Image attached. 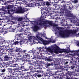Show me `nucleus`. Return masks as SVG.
<instances>
[{"mask_svg": "<svg viewBox=\"0 0 79 79\" xmlns=\"http://www.w3.org/2000/svg\"><path fill=\"white\" fill-rule=\"evenodd\" d=\"M65 33H64V31L62 30H60L59 31V34L62 37L64 38L65 37H68L69 36L70 34H76L77 32L76 30H74L73 31L70 30H67L65 31Z\"/></svg>", "mask_w": 79, "mask_h": 79, "instance_id": "obj_1", "label": "nucleus"}, {"mask_svg": "<svg viewBox=\"0 0 79 79\" xmlns=\"http://www.w3.org/2000/svg\"><path fill=\"white\" fill-rule=\"evenodd\" d=\"M55 48L54 52L56 54L58 53H63V52H66V53H69V52L73 53V52H74V51L73 50L72 51H70L69 48L67 49H63L60 48L57 46H56Z\"/></svg>", "mask_w": 79, "mask_h": 79, "instance_id": "obj_2", "label": "nucleus"}, {"mask_svg": "<svg viewBox=\"0 0 79 79\" xmlns=\"http://www.w3.org/2000/svg\"><path fill=\"white\" fill-rule=\"evenodd\" d=\"M10 11L13 12V13H12V15H14V13H24L25 12V10H24V9L21 7L17 10H15V9L14 10L12 9L10 10Z\"/></svg>", "mask_w": 79, "mask_h": 79, "instance_id": "obj_3", "label": "nucleus"}, {"mask_svg": "<svg viewBox=\"0 0 79 79\" xmlns=\"http://www.w3.org/2000/svg\"><path fill=\"white\" fill-rule=\"evenodd\" d=\"M37 53H35V52H34V51L33 50L30 51L29 52H28L27 53H33V57L31 58L30 57L31 59H35V60H36V58H37V55L39 54V52H37Z\"/></svg>", "mask_w": 79, "mask_h": 79, "instance_id": "obj_4", "label": "nucleus"}, {"mask_svg": "<svg viewBox=\"0 0 79 79\" xmlns=\"http://www.w3.org/2000/svg\"><path fill=\"white\" fill-rule=\"evenodd\" d=\"M41 38H40L37 35L36 37H35V39L34 40V42H35L36 44H38L41 41Z\"/></svg>", "mask_w": 79, "mask_h": 79, "instance_id": "obj_5", "label": "nucleus"}, {"mask_svg": "<svg viewBox=\"0 0 79 79\" xmlns=\"http://www.w3.org/2000/svg\"><path fill=\"white\" fill-rule=\"evenodd\" d=\"M53 72L50 71V69H48L47 71V76L48 77L52 76H54L55 73H53Z\"/></svg>", "mask_w": 79, "mask_h": 79, "instance_id": "obj_6", "label": "nucleus"}, {"mask_svg": "<svg viewBox=\"0 0 79 79\" xmlns=\"http://www.w3.org/2000/svg\"><path fill=\"white\" fill-rule=\"evenodd\" d=\"M11 56H12V55H11V54H10V55H9V54L8 55L6 54L4 58V61H8L9 60H10V58H12V57H10Z\"/></svg>", "mask_w": 79, "mask_h": 79, "instance_id": "obj_7", "label": "nucleus"}, {"mask_svg": "<svg viewBox=\"0 0 79 79\" xmlns=\"http://www.w3.org/2000/svg\"><path fill=\"white\" fill-rule=\"evenodd\" d=\"M11 77H16L14 76L13 75V76H12L11 73L9 72L8 74L6 75V77H5V79H11Z\"/></svg>", "mask_w": 79, "mask_h": 79, "instance_id": "obj_8", "label": "nucleus"}, {"mask_svg": "<svg viewBox=\"0 0 79 79\" xmlns=\"http://www.w3.org/2000/svg\"><path fill=\"white\" fill-rule=\"evenodd\" d=\"M54 63H56L57 65H60L61 63V59L56 58L54 59Z\"/></svg>", "mask_w": 79, "mask_h": 79, "instance_id": "obj_9", "label": "nucleus"}, {"mask_svg": "<svg viewBox=\"0 0 79 79\" xmlns=\"http://www.w3.org/2000/svg\"><path fill=\"white\" fill-rule=\"evenodd\" d=\"M66 16L67 17H71V18H73V17H74V15H73V14L71 13V11L69 10L67 13Z\"/></svg>", "mask_w": 79, "mask_h": 79, "instance_id": "obj_10", "label": "nucleus"}, {"mask_svg": "<svg viewBox=\"0 0 79 79\" xmlns=\"http://www.w3.org/2000/svg\"><path fill=\"white\" fill-rule=\"evenodd\" d=\"M13 5H9L7 7V9H8V12L9 13V15H12V13H10V12H11V11H10V10L9 9H10L11 8L12 9V8H13Z\"/></svg>", "mask_w": 79, "mask_h": 79, "instance_id": "obj_11", "label": "nucleus"}, {"mask_svg": "<svg viewBox=\"0 0 79 79\" xmlns=\"http://www.w3.org/2000/svg\"><path fill=\"white\" fill-rule=\"evenodd\" d=\"M27 56L31 58V57H32V56H31V54H30V53H25V55L23 57V59H24H24H26Z\"/></svg>", "mask_w": 79, "mask_h": 79, "instance_id": "obj_12", "label": "nucleus"}, {"mask_svg": "<svg viewBox=\"0 0 79 79\" xmlns=\"http://www.w3.org/2000/svg\"><path fill=\"white\" fill-rule=\"evenodd\" d=\"M24 23H23V22H20L16 26L17 28H18V27H24Z\"/></svg>", "mask_w": 79, "mask_h": 79, "instance_id": "obj_13", "label": "nucleus"}, {"mask_svg": "<svg viewBox=\"0 0 79 79\" xmlns=\"http://www.w3.org/2000/svg\"><path fill=\"white\" fill-rule=\"evenodd\" d=\"M60 8L65 11H67V7L66 6V4H63V5H62Z\"/></svg>", "mask_w": 79, "mask_h": 79, "instance_id": "obj_14", "label": "nucleus"}, {"mask_svg": "<svg viewBox=\"0 0 79 79\" xmlns=\"http://www.w3.org/2000/svg\"><path fill=\"white\" fill-rule=\"evenodd\" d=\"M41 41L42 42L44 45H47V44H48L49 43V41L44 40L42 38H41Z\"/></svg>", "mask_w": 79, "mask_h": 79, "instance_id": "obj_15", "label": "nucleus"}, {"mask_svg": "<svg viewBox=\"0 0 79 79\" xmlns=\"http://www.w3.org/2000/svg\"><path fill=\"white\" fill-rule=\"evenodd\" d=\"M15 69H12L11 72V74H12V76H13V75L15 77H17V74L15 72Z\"/></svg>", "mask_w": 79, "mask_h": 79, "instance_id": "obj_16", "label": "nucleus"}, {"mask_svg": "<svg viewBox=\"0 0 79 79\" xmlns=\"http://www.w3.org/2000/svg\"><path fill=\"white\" fill-rule=\"evenodd\" d=\"M39 29V26L36 25H35L33 27V30L34 32H37V31H38Z\"/></svg>", "mask_w": 79, "mask_h": 79, "instance_id": "obj_17", "label": "nucleus"}, {"mask_svg": "<svg viewBox=\"0 0 79 79\" xmlns=\"http://www.w3.org/2000/svg\"><path fill=\"white\" fill-rule=\"evenodd\" d=\"M42 22H40L39 23V24H38V22H37V21H33L32 22V24H35V23H37V25H40L41 26H42Z\"/></svg>", "mask_w": 79, "mask_h": 79, "instance_id": "obj_18", "label": "nucleus"}, {"mask_svg": "<svg viewBox=\"0 0 79 79\" xmlns=\"http://www.w3.org/2000/svg\"><path fill=\"white\" fill-rule=\"evenodd\" d=\"M21 49H22L21 48H18V47H16L15 51L16 52H19V53H18L19 55H20Z\"/></svg>", "mask_w": 79, "mask_h": 79, "instance_id": "obj_19", "label": "nucleus"}, {"mask_svg": "<svg viewBox=\"0 0 79 79\" xmlns=\"http://www.w3.org/2000/svg\"><path fill=\"white\" fill-rule=\"evenodd\" d=\"M41 13L42 15H45L46 14V16H48L50 15V13L49 12H47L46 13V11H44V10H41Z\"/></svg>", "mask_w": 79, "mask_h": 79, "instance_id": "obj_20", "label": "nucleus"}, {"mask_svg": "<svg viewBox=\"0 0 79 79\" xmlns=\"http://www.w3.org/2000/svg\"><path fill=\"white\" fill-rule=\"evenodd\" d=\"M8 27H9L8 29H9V31L10 32H13V29L11 26V25L9 24L8 25Z\"/></svg>", "mask_w": 79, "mask_h": 79, "instance_id": "obj_21", "label": "nucleus"}, {"mask_svg": "<svg viewBox=\"0 0 79 79\" xmlns=\"http://www.w3.org/2000/svg\"><path fill=\"white\" fill-rule=\"evenodd\" d=\"M33 78V76H31L30 75H28L27 73V76H26L25 79H32Z\"/></svg>", "mask_w": 79, "mask_h": 79, "instance_id": "obj_22", "label": "nucleus"}, {"mask_svg": "<svg viewBox=\"0 0 79 79\" xmlns=\"http://www.w3.org/2000/svg\"><path fill=\"white\" fill-rule=\"evenodd\" d=\"M19 74L21 75V76H23L24 77V78L25 79L26 78V77L27 76V73H26L24 74L22 71H21Z\"/></svg>", "mask_w": 79, "mask_h": 79, "instance_id": "obj_23", "label": "nucleus"}, {"mask_svg": "<svg viewBox=\"0 0 79 79\" xmlns=\"http://www.w3.org/2000/svg\"><path fill=\"white\" fill-rule=\"evenodd\" d=\"M46 49L49 52H50V53H53V50L50 48H46Z\"/></svg>", "mask_w": 79, "mask_h": 79, "instance_id": "obj_24", "label": "nucleus"}, {"mask_svg": "<svg viewBox=\"0 0 79 79\" xmlns=\"http://www.w3.org/2000/svg\"><path fill=\"white\" fill-rule=\"evenodd\" d=\"M2 1H5V3H10L13 2V0H3Z\"/></svg>", "mask_w": 79, "mask_h": 79, "instance_id": "obj_25", "label": "nucleus"}, {"mask_svg": "<svg viewBox=\"0 0 79 79\" xmlns=\"http://www.w3.org/2000/svg\"><path fill=\"white\" fill-rule=\"evenodd\" d=\"M18 77L19 78V79H25V78H24V76H22L19 74L18 75Z\"/></svg>", "mask_w": 79, "mask_h": 79, "instance_id": "obj_26", "label": "nucleus"}, {"mask_svg": "<svg viewBox=\"0 0 79 79\" xmlns=\"http://www.w3.org/2000/svg\"><path fill=\"white\" fill-rule=\"evenodd\" d=\"M47 24H49V25H52L53 24V21L49 20H46V22Z\"/></svg>", "mask_w": 79, "mask_h": 79, "instance_id": "obj_27", "label": "nucleus"}, {"mask_svg": "<svg viewBox=\"0 0 79 79\" xmlns=\"http://www.w3.org/2000/svg\"><path fill=\"white\" fill-rule=\"evenodd\" d=\"M38 35L40 37V38H42L41 37H42V36H43V37H45V36H46V34L45 33H44L43 34L40 33V34H38Z\"/></svg>", "mask_w": 79, "mask_h": 79, "instance_id": "obj_28", "label": "nucleus"}, {"mask_svg": "<svg viewBox=\"0 0 79 79\" xmlns=\"http://www.w3.org/2000/svg\"><path fill=\"white\" fill-rule=\"evenodd\" d=\"M23 34H22V33H20V34L18 36H18V35H17L16 36V38L17 39V40H19V39H18V38L19 37H22V36L21 35H23Z\"/></svg>", "mask_w": 79, "mask_h": 79, "instance_id": "obj_29", "label": "nucleus"}, {"mask_svg": "<svg viewBox=\"0 0 79 79\" xmlns=\"http://www.w3.org/2000/svg\"><path fill=\"white\" fill-rule=\"evenodd\" d=\"M5 64H6V65H8L10 66H11V64H12L10 63L9 61H7V62H6Z\"/></svg>", "mask_w": 79, "mask_h": 79, "instance_id": "obj_30", "label": "nucleus"}, {"mask_svg": "<svg viewBox=\"0 0 79 79\" xmlns=\"http://www.w3.org/2000/svg\"><path fill=\"white\" fill-rule=\"evenodd\" d=\"M60 72H61V71H56V72H54V76H55L56 75H60Z\"/></svg>", "mask_w": 79, "mask_h": 79, "instance_id": "obj_31", "label": "nucleus"}, {"mask_svg": "<svg viewBox=\"0 0 79 79\" xmlns=\"http://www.w3.org/2000/svg\"><path fill=\"white\" fill-rule=\"evenodd\" d=\"M45 3L47 6H50V3L48 1L45 2Z\"/></svg>", "mask_w": 79, "mask_h": 79, "instance_id": "obj_32", "label": "nucleus"}, {"mask_svg": "<svg viewBox=\"0 0 79 79\" xmlns=\"http://www.w3.org/2000/svg\"><path fill=\"white\" fill-rule=\"evenodd\" d=\"M1 50H2V52H7L8 50V49H6V48L5 47V48H2Z\"/></svg>", "mask_w": 79, "mask_h": 79, "instance_id": "obj_33", "label": "nucleus"}, {"mask_svg": "<svg viewBox=\"0 0 79 79\" xmlns=\"http://www.w3.org/2000/svg\"><path fill=\"white\" fill-rule=\"evenodd\" d=\"M13 67H16V68H19V66L17 64H13Z\"/></svg>", "mask_w": 79, "mask_h": 79, "instance_id": "obj_34", "label": "nucleus"}, {"mask_svg": "<svg viewBox=\"0 0 79 79\" xmlns=\"http://www.w3.org/2000/svg\"><path fill=\"white\" fill-rule=\"evenodd\" d=\"M26 52V50H23V49L21 50V51L20 52V53H25V52Z\"/></svg>", "mask_w": 79, "mask_h": 79, "instance_id": "obj_35", "label": "nucleus"}, {"mask_svg": "<svg viewBox=\"0 0 79 79\" xmlns=\"http://www.w3.org/2000/svg\"><path fill=\"white\" fill-rule=\"evenodd\" d=\"M73 73V72H69V73H68L67 74V75H69V76H72V75H73V74H74Z\"/></svg>", "mask_w": 79, "mask_h": 79, "instance_id": "obj_36", "label": "nucleus"}, {"mask_svg": "<svg viewBox=\"0 0 79 79\" xmlns=\"http://www.w3.org/2000/svg\"><path fill=\"white\" fill-rule=\"evenodd\" d=\"M15 60H12V62L13 63H14L15 62H15H18V61H19V58H16L15 59Z\"/></svg>", "mask_w": 79, "mask_h": 79, "instance_id": "obj_37", "label": "nucleus"}, {"mask_svg": "<svg viewBox=\"0 0 79 79\" xmlns=\"http://www.w3.org/2000/svg\"><path fill=\"white\" fill-rule=\"evenodd\" d=\"M59 77L60 78V79H63V77L61 73L59 75Z\"/></svg>", "mask_w": 79, "mask_h": 79, "instance_id": "obj_38", "label": "nucleus"}, {"mask_svg": "<svg viewBox=\"0 0 79 79\" xmlns=\"http://www.w3.org/2000/svg\"><path fill=\"white\" fill-rule=\"evenodd\" d=\"M40 71L37 70L36 71V73H35V74L36 75H37L38 74H40Z\"/></svg>", "mask_w": 79, "mask_h": 79, "instance_id": "obj_39", "label": "nucleus"}, {"mask_svg": "<svg viewBox=\"0 0 79 79\" xmlns=\"http://www.w3.org/2000/svg\"><path fill=\"white\" fill-rule=\"evenodd\" d=\"M47 21L46 20L45 21H43V23H42V25H44L43 26H45V24H47Z\"/></svg>", "mask_w": 79, "mask_h": 79, "instance_id": "obj_40", "label": "nucleus"}, {"mask_svg": "<svg viewBox=\"0 0 79 79\" xmlns=\"http://www.w3.org/2000/svg\"><path fill=\"white\" fill-rule=\"evenodd\" d=\"M19 43L20 44V45H22V44H23V43H24V41L23 40H20L19 41Z\"/></svg>", "mask_w": 79, "mask_h": 79, "instance_id": "obj_41", "label": "nucleus"}, {"mask_svg": "<svg viewBox=\"0 0 79 79\" xmlns=\"http://www.w3.org/2000/svg\"><path fill=\"white\" fill-rule=\"evenodd\" d=\"M52 65V64L50 63H47L46 64V68H48L49 66H50Z\"/></svg>", "mask_w": 79, "mask_h": 79, "instance_id": "obj_42", "label": "nucleus"}, {"mask_svg": "<svg viewBox=\"0 0 79 79\" xmlns=\"http://www.w3.org/2000/svg\"><path fill=\"white\" fill-rule=\"evenodd\" d=\"M29 69H30V70H32V69H34V68L33 67L31 66H29Z\"/></svg>", "mask_w": 79, "mask_h": 79, "instance_id": "obj_43", "label": "nucleus"}, {"mask_svg": "<svg viewBox=\"0 0 79 79\" xmlns=\"http://www.w3.org/2000/svg\"><path fill=\"white\" fill-rule=\"evenodd\" d=\"M32 38H33V37L31 35L29 37L28 39L30 40H32Z\"/></svg>", "mask_w": 79, "mask_h": 79, "instance_id": "obj_44", "label": "nucleus"}, {"mask_svg": "<svg viewBox=\"0 0 79 79\" xmlns=\"http://www.w3.org/2000/svg\"><path fill=\"white\" fill-rule=\"evenodd\" d=\"M19 44V42L18 41L15 42L13 43L14 45H17V44Z\"/></svg>", "mask_w": 79, "mask_h": 79, "instance_id": "obj_45", "label": "nucleus"}, {"mask_svg": "<svg viewBox=\"0 0 79 79\" xmlns=\"http://www.w3.org/2000/svg\"><path fill=\"white\" fill-rule=\"evenodd\" d=\"M23 18H19V19H18V21H22V20H23Z\"/></svg>", "mask_w": 79, "mask_h": 79, "instance_id": "obj_46", "label": "nucleus"}, {"mask_svg": "<svg viewBox=\"0 0 79 79\" xmlns=\"http://www.w3.org/2000/svg\"><path fill=\"white\" fill-rule=\"evenodd\" d=\"M23 55H19L18 56V57L20 59H22V58H23Z\"/></svg>", "mask_w": 79, "mask_h": 79, "instance_id": "obj_47", "label": "nucleus"}, {"mask_svg": "<svg viewBox=\"0 0 79 79\" xmlns=\"http://www.w3.org/2000/svg\"><path fill=\"white\" fill-rule=\"evenodd\" d=\"M0 32H4V31H3V28H0Z\"/></svg>", "mask_w": 79, "mask_h": 79, "instance_id": "obj_48", "label": "nucleus"}, {"mask_svg": "<svg viewBox=\"0 0 79 79\" xmlns=\"http://www.w3.org/2000/svg\"><path fill=\"white\" fill-rule=\"evenodd\" d=\"M44 10H45V11H48V8L47 7H44Z\"/></svg>", "mask_w": 79, "mask_h": 79, "instance_id": "obj_49", "label": "nucleus"}, {"mask_svg": "<svg viewBox=\"0 0 79 79\" xmlns=\"http://www.w3.org/2000/svg\"><path fill=\"white\" fill-rule=\"evenodd\" d=\"M8 70L9 71V73H10L11 72V71L12 70V69H11V68H8Z\"/></svg>", "mask_w": 79, "mask_h": 79, "instance_id": "obj_50", "label": "nucleus"}, {"mask_svg": "<svg viewBox=\"0 0 79 79\" xmlns=\"http://www.w3.org/2000/svg\"><path fill=\"white\" fill-rule=\"evenodd\" d=\"M5 71H6V69H2L1 71L2 73H5Z\"/></svg>", "mask_w": 79, "mask_h": 79, "instance_id": "obj_51", "label": "nucleus"}, {"mask_svg": "<svg viewBox=\"0 0 79 79\" xmlns=\"http://www.w3.org/2000/svg\"><path fill=\"white\" fill-rule=\"evenodd\" d=\"M47 61H52L53 60L52 59H50V58H48L47 59Z\"/></svg>", "mask_w": 79, "mask_h": 79, "instance_id": "obj_52", "label": "nucleus"}, {"mask_svg": "<svg viewBox=\"0 0 79 79\" xmlns=\"http://www.w3.org/2000/svg\"><path fill=\"white\" fill-rule=\"evenodd\" d=\"M21 70H22V71H24V66H21Z\"/></svg>", "mask_w": 79, "mask_h": 79, "instance_id": "obj_53", "label": "nucleus"}, {"mask_svg": "<svg viewBox=\"0 0 79 79\" xmlns=\"http://www.w3.org/2000/svg\"><path fill=\"white\" fill-rule=\"evenodd\" d=\"M30 76H34V74L31 72L30 74Z\"/></svg>", "mask_w": 79, "mask_h": 79, "instance_id": "obj_54", "label": "nucleus"}, {"mask_svg": "<svg viewBox=\"0 0 79 79\" xmlns=\"http://www.w3.org/2000/svg\"><path fill=\"white\" fill-rule=\"evenodd\" d=\"M0 66L1 68H5V65H4V64H1Z\"/></svg>", "mask_w": 79, "mask_h": 79, "instance_id": "obj_55", "label": "nucleus"}, {"mask_svg": "<svg viewBox=\"0 0 79 79\" xmlns=\"http://www.w3.org/2000/svg\"><path fill=\"white\" fill-rule=\"evenodd\" d=\"M38 21H39V22H43L44 21H43V19H40L38 20Z\"/></svg>", "mask_w": 79, "mask_h": 79, "instance_id": "obj_56", "label": "nucleus"}, {"mask_svg": "<svg viewBox=\"0 0 79 79\" xmlns=\"http://www.w3.org/2000/svg\"><path fill=\"white\" fill-rule=\"evenodd\" d=\"M24 61H26L27 62H29L30 61V60H27V59L25 60Z\"/></svg>", "mask_w": 79, "mask_h": 79, "instance_id": "obj_57", "label": "nucleus"}, {"mask_svg": "<svg viewBox=\"0 0 79 79\" xmlns=\"http://www.w3.org/2000/svg\"><path fill=\"white\" fill-rule=\"evenodd\" d=\"M17 69V72H18V73H20L21 72V71H19V69Z\"/></svg>", "mask_w": 79, "mask_h": 79, "instance_id": "obj_58", "label": "nucleus"}, {"mask_svg": "<svg viewBox=\"0 0 79 79\" xmlns=\"http://www.w3.org/2000/svg\"><path fill=\"white\" fill-rule=\"evenodd\" d=\"M2 43H5V40L4 39H2Z\"/></svg>", "mask_w": 79, "mask_h": 79, "instance_id": "obj_59", "label": "nucleus"}, {"mask_svg": "<svg viewBox=\"0 0 79 79\" xmlns=\"http://www.w3.org/2000/svg\"><path fill=\"white\" fill-rule=\"evenodd\" d=\"M36 76H37L38 77H41V75L40 74H38V75H36Z\"/></svg>", "mask_w": 79, "mask_h": 79, "instance_id": "obj_60", "label": "nucleus"}, {"mask_svg": "<svg viewBox=\"0 0 79 79\" xmlns=\"http://www.w3.org/2000/svg\"><path fill=\"white\" fill-rule=\"evenodd\" d=\"M31 72L33 73H36V71H35V70H32L31 71Z\"/></svg>", "mask_w": 79, "mask_h": 79, "instance_id": "obj_61", "label": "nucleus"}, {"mask_svg": "<svg viewBox=\"0 0 79 79\" xmlns=\"http://www.w3.org/2000/svg\"><path fill=\"white\" fill-rule=\"evenodd\" d=\"M56 29H58V30H60V27H56Z\"/></svg>", "mask_w": 79, "mask_h": 79, "instance_id": "obj_62", "label": "nucleus"}, {"mask_svg": "<svg viewBox=\"0 0 79 79\" xmlns=\"http://www.w3.org/2000/svg\"><path fill=\"white\" fill-rule=\"evenodd\" d=\"M68 61H66L64 63V65H66V64H68Z\"/></svg>", "mask_w": 79, "mask_h": 79, "instance_id": "obj_63", "label": "nucleus"}, {"mask_svg": "<svg viewBox=\"0 0 79 79\" xmlns=\"http://www.w3.org/2000/svg\"><path fill=\"white\" fill-rule=\"evenodd\" d=\"M38 50L39 52H42V51H41V49L40 48H39L38 49Z\"/></svg>", "mask_w": 79, "mask_h": 79, "instance_id": "obj_64", "label": "nucleus"}]
</instances>
